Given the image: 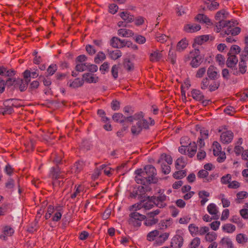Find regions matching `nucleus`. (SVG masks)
<instances>
[{
	"label": "nucleus",
	"mask_w": 248,
	"mask_h": 248,
	"mask_svg": "<svg viewBox=\"0 0 248 248\" xmlns=\"http://www.w3.org/2000/svg\"><path fill=\"white\" fill-rule=\"evenodd\" d=\"M169 235L170 233L169 232L160 233L158 230H155L147 234L146 239L150 242L155 240L156 244L160 245L168 239Z\"/></svg>",
	"instance_id": "nucleus-1"
},
{
	"label": "nucleus",
	"mask_w": 248,
	"mask_h": 248,
	"mask_svg": "<svg viewBox=\"0 0 248 248\" xmlns=\"http://www.w3.org/2000/svg\"><path fill=\"white\" fill-rule=\"evenodd\" d=\"M138 173L143 174L149 183H155L157 182V179L155 177L156 175V170L155 168L152 165H147L144 167V170L142 169L137 170Z\"/></svg>",
	"instance_id": "nucleus-2"
},
{
	"label": "nucleus",
	"mask_w": 248,
	"mask_h": 248,
	"mask_svg": "<svg viewBox=\"0 0 248 248\" xmlns=\"http://www.w3.org/2000/svg\"><path fill=\"white\" fill-rule=\"evenodd\" d=\"M227 13L224 10L218 11L216 16L215 19L218 22L216 24V31L219 32L222 28L226 26H230L231 21L225 20L224 18L226 17Z\"/></svg>",
	"instance_id": "nucleus-3"
},
{
	"label": "nucleus",
	"mask_w": 248,
	"mask_h": 248,
	"mask_svg": "<svg viewBox=\"0 0 248 248\" xmlns=\"http://www.w3.org/2000/svg\"><path fill=\"white\" fill-rule=\"evenodd\" d=\"M200 50L195 49L191 51L186 56V61H191L190 65L193 68H197L200 65L202 61L200 55Z\"/></svg>",
	"instance_id": "nucleus-4"
},
{
	"label": "nucleus",
	"mask_w": 248,
	"mask_h": 248,
	"mask_svg": "<svg viewBox=\"0 0 248 248\" xmlns=\"http://www.w3.org/2000/svg\"><path fill=\"white\" fill-rule=\"evenodd\" d=\"M129 223L134 227H139L141 221L146 218V217L138 212H133L129 214Z\"/></svg>",
	"instance_id": "nucleus-5"
},
{
	"label": "nucleus",
	"mask_w": 248,
	"mask_h": 248,
	"mask_svg": "<svg viewBox=\"0 0 248 248\" xmlns=\"http://www.w3.org/2000/svg\"><path fill=\"white\" fill-rule=\"evenodd\" d=\"M184 243V234L180 231H178L176 234L171 240L170 248H181Z\"/></svg>",
	"instance_id": "nucleus-6"
},
{
	"label": "nucleus",
	"mask_w": 248,
	"mask_h": 248,
	"mask_svg": "<svg viewBox=\"0 0 248 248\" xmlns=\"http://www.w3.org/2000/svg\"><path fill=\"white\" fill-rule=\"evenodd\" d=\"M110 45L115 48H121L125 46H129L131 45V41L125 39H120L116 37H113L110 41Z\"/></svg>",
	"instance_id": "nucleus-7"
},
{
	"label": "nucleus",
	"mask_w": 248,
	"mask_h": 248,
	"mask_svg": "<svg viewBox=\"0 0 248 248\" xmlns=\"http://www.w3.org/2000/svg\"><path fill=\"white\" fill-rule=\"evenodd\" d=\"M234 22H231L230 24V26H226L225 28H227V30L224 31H223L220 33L222 36H224L225 34H231L232 35H236L238 34L241 31V29L239 27H234Z\"/></svg>",
	"instance_id": "nucleus-8"
},
{
	"label": "nucleus",
	"mask_w": 248,
	"mask_h": 248,
	"mask_svg": "<svg viewBox=\"0 0 248 248\" xmlns=\"http://www.w3.org/2000/svg\"><path fill=\"white\" fill-rule=\"evenodd\" d=\"M49 177L51 178L52 181L60 179H63L64 176L60 171L59 167L57 166L51 168L49 173Z\"/></svg>",
	"instance_id": "nucleus-9"
},
{
	"label": "nucleus",
	"mask_w": 248,
	"mask_h": 248,
	"mask_svg": "<svg viewBox=\"0 0 248 248\" xmlns=\"http://www.w3.org/2000/svg\"><path fill=\"white\" fill-rule=\"evenodd\" d=\"M191 96L195 100L197 101H202V103L206 106L208 102V101H203V99L204 98V96L203 94L198 89H192L191 92Z\"/></svg>",
	"instance_id": "nucleus-10"
},
{
	"label": "nucleus",
	"mask_w": 248,
	"mask_h": 248,
	"mask_svg": "<svg viewBox=\"0 0 248 248\" xmlns=\"http://www.w3.org/2000/svg\"><path fill=\"white\" fill-rule=\"evenodd\" d=\"M233 138V133L231 131H226L221 133L220 139V141L224 144L230 143Z\"/></svg>",
	"instance_id": "nucleus-11"
},
{
	"label": "nucleus",
	"mask_w": 248,
	"mask_h": 248,
	"mask_svg": "<svg viewBox=\"0 0 248 248\" xmlns=\"http://www.w3.org/2000/svg\"><path fill=\"white\" fill-rule=\"evenodd\" d=\"M166 196L164 194H161L157 197H152V199L154 200V203L159 208H163L166 206V204L165 202L166 200Z\"/></svg>",
	"instance_id": "nucleus-12"
},
{
	"label": "nucleus",
	"mask_w": 248,
	"mask_h": 248,
	"mask_svg": "<svg viewBox=\"0 0 248 248\" xmlns=\"http://www.w3.org/2000/svg\"><path fill=\"white\" fill-rule=\"evenodd\" d=\"M207 210L213 216V219L217 220L219 218V211L217 205L215 203H212L209 204L207 207Z\"/></svg>",
	"instance_id": "nucleus-13"
},
{
	"label": "nucleus",
	"mask_w": 248,
	"mask_h": 248,
	"mask_svg": "<svg viewBox=\"0 0 248 248\" xmlns=\"http://www.w3.org/2000/svg\"><path fill=\"white\" fill-rule=\"evenodd\" d=\"M208 78L211 80H216L219 77L217 68L214 65H210L207 70Z\"/></svg>",
	"instance_id": "nucleus-14"
},
{
	"label": "nucleus",
	"mask_w": 248,
	"mask_h": 248,
	"mask_svg": "<svg viewBox=\"0 0 248 248\" xmlns=\"http://www.w3.org/2000/svg\"><path fill=\"white\" fill-rule=\"evenodd\" d=\"M201 27L196 23L187 24L185 25L184 30L187 32H194L200 30Z\"/></svg>",
	"instance_id": "nucleus-15"
},
{
	"label": "nucleus",
	"mask_w": 248,
	"mask_h": 248,
	"mask_svg": "<svg viewBox=\"0 0 248 248\" xmlns=\"http://www.w3.org/2000/svg\"><path fill=\"white\" fill-rule=\"evenodd\" d=\"M84 82L85 81L89 83H96L98 81V77L90 73H85L82 75Z\"/></svg>",
	"instance_id": "nucleus-16"
},
{
	"label": "nucleus",
	"mask_w": 248,
	"mask_h": 248,
	"mask_svg": "<svg viewBox=\"0 0 248 248\" xmlns=\"http://www.w3.org/2000/svg\"><path fill=\"white\" fill-rule=\"evenodd\" d=\"M84 84V79L79 78H75L73 81L69 80L67 85L72 88H77L81 87Z\"/></svg>",
	"instance_id": "nucleus-17"
},
{
	"label": "nucleus",
	"mask_w": 248,
	"mask_h": 248,
	"mask_svg": "<svg viewBox=\"0 0 248 248\" xmlns=\"http://www.w3.org/2000/svg\"><path fill=\"white\" fill-rule=\"evenodd\" d=\"M229 57L226 62L227 66L229 68H233L238 62L237 57L234 54H229Z\"/></svg>",
	"instance_id": "nucleus-18"
},
{
	"label": "nucleus",
	"mask_w": 248,
	"mask_h": 248,
	"mask_svg": "<svg viewBox=\"0 0 248 248\" xmlns=\"http://www.w3.org/2000/svg\"><path fill=\"white\" fill-rule=\"evenodd\" d=\"M195 21L201 23H205L210 25L211 23V20L206 15L202 14H198L194 18Z\"/></svg>",
	"instance_id": "nucleus-19"
},
{
	"label": "nucleus",
	"mask_w": 248,
	"mask_h": 248,
	"mask_svg": "<svg viewBox=\"0 0 248 248\" xmlns=\"http://www.w3.org/2000/svg\"><path fill=\"white\" fill-rule=\"evenodd\" d=\"M14 233V229L9 226H6L3 228V234L0 235V238L6 240L7 236H11Z\"/></svg>",
	"instance_id": "nucleus-20"
},
{
	"label": "nucleus",
	"mask_w": 248,
	"mask_h": 248,
	"mask_svg": "<svg viewBox=\"0 0 248 248\" xmlns=\"http://www.w3.org/2000/svg\"><path fill=\"white\" fill-rule=\"evenodd\" d=\"M197 145L195 142H193L191 144L187 147V155L190 157H193L197 152Z\"/></svg>",
	"instance_id": "nucleus-21"
},
{
	"label": "nucleus",
	"mask_w": 248,
	"mask_h": 248,
	"mask_svg": "<svg viewBox=\"0 0 248 248\" xmlns=\"http://www.w3.org/2000/svg\"><path fill=\"white\" fill-rule=\"evenodd\" d=\"M135 173L136 174H137V175L135 176V179L138 184H141L143 185H146L148 184H149L146 177L143 175V174L138 173L137 172V170L135 171Z\"/></svg>",
	"instance_id": "nucleus-22"
},
{
	"label": "nucleus",
	"mask_w": 248,
	"mask_h": 248,
	"mask_svg": "<svg viewBox=\"0 0 248 248\" xmlns=\"http://www.w3.org/2000/svg\"><path fill=\"white\" fill-rule=\"evenodd\" d=\"M186 165V162L183 156H181L177 158L175 162V168L178 170L184 169Z\"/></svg>",
	"instance_id": "nucleus-23"
},
{
	"label": "nucleus",
	"mask_w": 248,
	"mask_h": 248,
	"mask_svg": "<svg viewBox=\"0 0 248 248\" xmlns=\"http://www.w3.org/2000/svg\"><path fill=\"white\" fill-rule=\"evenodd\" d=\"M162 57L161 52L159 50H156L152 52L150 55V60L152 62H158Z\"/></svg>",
	"instance_id": "nucleus-24"
},
{
	"label": "nucleus",
	"mask_w": 248,
	"mask_h": 248,
	"mask_svg": "<svg viewBox=\"0 0 248 248\" xmlns=\"http://www.w3.org/2000/svg\"><path fill=\"white\" fill-rule=\"evenodd\" d=\"M28 82L27 80L17 79L16 80V84L18 87L21 92H23L27 89Z\"/></svg>",
	"instance_id": "nucleus-25"
},
{
	"label": "nucleus",
	"mask_w": 248,
	"mask_h": 248,
	"mask_svg": "<svg viewBox=\"0 0 248 248\" xmlns=\"http://www.w3.org/2000/svg\"><path fill=\"white\" fill-rule=\"evenodd\" d=\"M118 34L123 37H130L134 35V32L129 29H120L118 31Z\"/></svg>",
	"instance_id": "nucleus-26"
},
{
	"label": "nucleus",
	"mask_w": 248,
	"mask_h": 248,
	"mask_svg": "<svg viewBox=\"0 0 248 248\" xmlns=\"http://www.w3.org/2000/svg\"><path fill=\"white\" fill-rule=\"evenodd\" d=\"M187 46L188 41L186 38H184L178 43L176 50L179 52H182L187 47Z\"/></svg>",
	"instance_id": "nucleus-27"
},
{
	"label": "nucleus",
	"mask_w": 248,
	"mask_h": 248,
	"mask_svg": "<svg viewBox=\"0 0 248 248\" xmlns=\"http://www.w3.org/2000/svg\"><path fill=\"white\" fill-rule=\"evenodd\" d=\"M121 17L127 23L134 21V16L128 12H122L120 14Z\"/></svg>",
	"instance_id": "nucleus-28"
},
{
	"label": "nucleus",
	"mask_w": 248,
	"mask_h": 248,
	"mask_svg": "<svg viewBox=\"0 0 248 248\" xmlns=\"http://www.w3.org/2000/svg\"><path fill=\"white\" fill-rule=\"evenodd\" d=\"M220 243L225 248H233V245L231 239L228 237H224L220 240Z\"/></svg>",
	"instance_id": "nucleus-29"
},
{
	"label": "nucleus",
	"mask_w": 248,
	"mask_h": 248,
	"mask_svg": "<svg viewBox=\"0 0 248 248\" xmlns=\"http://www.w3.org/2000/svg\"><path fill=\"white\" fill-rule=\"evenodd\" d=\"M247 60V59L242 57L239 63V72L242 74L245 73L247 71V66L246 62Z\"/></svg>",
	"instance_id": "nucleus-30"
},
{
	"label": "nucleus",
	"mask_w": 248,
	"mask_h": 248,
	"mask_svg": "<svg viewBox=\"0 0 248 248\" xmlns=\"http://www.w3.org/2000/svg\"><path fill=\"white\" fill-rule=\"evenodd\" d=\"M108 53L109 57L114 60H116L122 56V52L118 49L115 50H108Z\"/></svg>",
	"instance_id": "nucleus-31"
},
{
	"label": "nucleus",
	"mask_w": 248,
	"mask_h": 248,
	"mask_svg": "<svg viewBox=\"0 0 248 248\" xmlns=\"http://www.w3.org/2000/svg\"><path fill=\"white\" fill-rule=\"evenodd\" d=\"M217 234L214 232H208L205 234V240L208 242L213 243L216 240Z\"/></svg>",
	"instance_id": "nucleus-32"
},
{
	"label": "nucleus",
	"mask_w": 248,
	"mask_h": 248,
	"mask_svg": "<svg viewBox=\"0 0 248 248\" xmlns=\"http://www.w3.org/2000/svg\"><path fill=\"white\" fill-rule=\"evenodd\" d=\"M112 119L117 123H123L125 122V117L120 113H115L112 116Z\"/></svg>",
	"instance_id": "nucleus-33"
},
{
	"label": "nucleus",
	"mask_w": 248,
	"mask_h": 248,
	"mask_svg": "<svg viewBox=\"0 0 248 248\" xmlns=\"http://www.w3.org/2000/svg\"><path fill=\"white\" fill-rule=\"evenodd\" d=\"M235 229V226L230 223L226 224L222 226V230L227 233H232Z\"/></svg>",
	"instance_id": "nucleus-34"
},
{
	"label": "nucleus",
	"mask_w": 248,
	"mask_h": 248,
	"mask_svg": "<svg viewBox=\"0 0 248 248\" xmlns=\"http://www.w3.org/2000/svg\"><path fill=\"white\" fill-rule=\"evenodd\" d=\"M140 122H137L136 124L133 125L131 127V131L133 135L139 134L142 130Z\"/></svg>",
	"instance_id": "nucleus-35"
},
{
	"label": "nucleus",
	"mask_w": 248,
	"mask_h": 248,
	"mask_svg": "<svg viewBox=\"0 0 248 248\" xmlns=\"http://www.w3.org/2000/svg\"><path fill=\"white\" fill-rule=\"evenodd\" d=\"M156 40L161 43H164L168 39V36L162 33H156L155 34Z\"/></svg>",
	"instance_id": "nucleus-36"
},
{
	"label": "nucleus",
	"mask_w": 248,
	"mask_h": 248,
	"mask_svg": "<svg viewBox=\"0 0 248 248\" xmlns=\"http://www.w3.org/2000/svg\"><path fill=\"white\" fill-rule=\"evenodd\" d=\"M101 170L103 171L105 174L108 176H110L112 174L114 170L112 169L110 167L106 166L105 164H103L100 166Z\"/></svg>",
	"instance_id": "nucleus-37"
},
{
	"label": "nucleus",
	"mask_w": 248,
	"mask_h": 248,
	"mask_svg": "<svg viewBox=\"0 0 248 248\" xmlns=\"http://www.w3.org/2000/svg\"><path fill=\"white\" fill-rule=\"evenodd\" d=\"M186 170H179L175 171L173 174V177L177 179H180L186 176Z\"/></svg>",
	"instance_id": "nucleus-38"
},
{
	"label": "nucleus",
	"mask_w": 248,
	"mask_h": 248,
	"mask_svg": "<svg viewBox=\"0 0 248 248\" xmlns=\"http://www.w3.org/2000/svg\"><path fill=\"white\" fill-rule=\"evenodd\" d=\"M144 224L147 226H151L156 224L158 221V219L156 217L145 218Z\"/></svg>",
	"instance_id": "nucleus-39"
},
{
	"label": "nucleus",
	"mask_w": 248,
	"mask_h": 248,
	"mask_svg": "<svg viewBox=\"0 0 248 248\" xmlns=\"http://www.w3.org/2000/svg\"><path fill=\"white\" fill-rule=\"evenodd\" d=\"M213 154L214 155H218L220 152H221V147L220 144L217 141H214L213 144Z\"/></svg>",
	"instance_id": "nucleus-40"
},
{
	"label": "nucleus",
	"mask_w": 248,
	"mask_h": 248,
	"mask_svg": "<svg viewBox=\"0 0 248 248\" xmlns=\"http://www.w3.org/2000/svg\"><path fill=\"white\" fill-rule=\"evenodd\" d=\"M248 196V193L246 191H240L237 193L236 200V202L240 203L241 202V200L244 198H247Z\"/></svg>",
	"instance_id": "nucleus-41"
},
{
	"label": "nucleus",
	"mask_w": 248,
	"mask_h": 248,
	"mask_svg": "<svg viewBox=\"0 0 248 248\" xmlns=\"http://www.w3.org/2000/svg\"><path fill=\"white\" fill-rule=\"evenodd\" d=\"M201 244V239L199 237L194 238L188 246V248H197Z\"/></svg>",
	"instance_id": "nucleus-42"
},
{
	"label": "nucleus",
	"mask_w": 248,
	"mask_h": 248,
	"mask_svg": "<svg viewBox=\"0 0 248 248\" xmlns=\"http://www.w3.org/2000/svg\"><path fill=\"white\" fill-rule=\"evenodd\" d=\"M106 59L105 54L102 51L99 52L94 58V62L96 63H99L101 62Z\"/></svg>",
	"instance_id": "nucleus-43"
},
{
	"label": "nucleus",
	"mask_w": 248,
	"mask_h": 248,
	"mask_svg": "<svg viewBox=\"0 0 248 248\" xmlns=\"http://www.w3.org/2000/svg\"><path fill=\"white\" fill-rule=\"evenodd\" d=\"M124 68L128 71L132 70L134 68L133 63L128 59L124 60Z\"/></svg>",
	"instance_id": "nucleus-44"
},
{
	"label": "nucleus",
	"mask_w": 248,
	"mask_h": 248,
	"mask_svg": "<svg viewBox=\"0 0 248 248\" xmlns=\"http://www.w3.org/2000/svg\"><path fill=\"white\" fill-rule=\"evenodd\" d=\"M210 81L209 78L206 77L203 78L201 83V88L202 90H204L207 89L209 86Z\"/></svg>",
	"instance_id": "nucleus-45"
},
{
	"label": "nucleus",
	"mask_w": 248,
	"mask_h": 248,
	"mask_svg": "<svg viewBox=\"0 0 248 248\" xmlns=\"http://www.w3.org/2000/svg\"><path fill=\"white\" fill-rule=\"evenodd\" d=\"M83 168V163L80 161H77L74 164L72 169L75 170V172L78 173Z\"/></svg>",
	"instance_id": "nucleus-46"
},
{
	"label": "nucleus",
	"mask_w": 248,
	"mask_h": 248,
	"mask_svg": "<svg viewBox=\"0 0 248 248\" xmlns=\"http://www.w3.org/2000/svg\"><path fill=\"white\" fill-rule=\"evenodd\" d=\"M211 1V3H208L207 4V7L209 10L213 11L218 8L219 4L218 2L216 0Z\"/></svg>",
	"instance_id": "nucleus-47"
},
{
	"label": "nucleus",
	"mask_w": 248,
	"mask_h": 248,
	"mask_svg": "<svg viewBox=\"0 0 248 248\" xmlns=\"http://www.w3.org/2000/svg\"><path fill=\"white\" fill-rule=\"evenodd\" d=\"M206 72H207L206 67H201L197 71L195 77L197 78H202L204 76Z\"/></svg>",
	"instance_id": "nucleus-48"
},
{
	"label": "nucleus",
	"mask_w": 248,
	"mask_h": 248,
	"mask_svg": "<svg viewBox=\"0 0 248 248\" xmlns=\"http://www.w3.org/2000/svg\"><path fill=\"white\" fill-rule=\"evenodd\" d=\"M168 60L170 62L174 64L176 62V54L175 52L171 50H170L168 54Z\"/></svg>",
	"instance_id": "nucleus-49"
},
{
	"label": "nucleus",
	"mask_w": 248,
	"mask_h": 248,
	"mask_svg": "<svg viewBox=\"0 0 248 248\" xmlns=\"http://www.w3.org/2000/svg\"><path fill=\"white\" fill-rule=\"evenodd\" d=\"M120 68L119 65L115 64L112 66L111 70V74L114 79H116L118 76V71Z\"/></svg>",
	"instance_id": "nucleus-50"
},
{
	"label": "nucleus",
	"mask_w": 248,
	"mask_h": 248,
	"mask_svg": "<svg viewBox=\"0 0 248 248\" xmlns=\"http://www.w3.org/2000/svg\"><path fill=\"white\" fill-rule=\"evenodd\" d=\"M75 188L76 190L75 192L71 195L72 199H74L79 196L80 193L83 190V187L80 185H78V186H76Z\"/></svg>",
	"instance_id": "nucleus-51"
},
{
	"label": "nucleus",
	"mask_w": 248,
	"mask_h": 248,
	"mask_svg": "<svg viewBox=\"0 0 248 248\" xmlns=\"http://www.w3.org/2000/svg\"><path fill=\"white\" fill-rule=\"evenodd\" d=\"M188 229L192 235H196L199 232V228L194 224H191L188 226Z\"/></svg>",
	"instance_id": "nucleus-52"
},
{
	"label": "nucleus",
	"mask_w": 248,
	"mask_h": 248,
	"mask_svg": "<svg viewBox=\"0 0 248 248\" xmlns=\"http://www.w3.org/2000/svg\"><path fill=\"white\" fill-rule=\"evenodd\" d=\"M209 39V36L207 35H202L195 39V42L198 44H202L204 42H206Z\"/></svg>",
	"instance_id": "nucleus-53"
},
{
	"label": "nucleus",
	"mask_w": 248,
	"mask_h": 248,
	"mask_svg": "<svg viewBox=\"0 0 248 248\" xmlns=\"http://www.w3.org/2000/svg\"><path fill=\"white\" fill-rule=\"evenodd\" d=\"M192 143L190 142L189 138L187 136H184L180 139V144L181 145L188 146Z\"/></svg>",
	"instance_id": "nucleus-54"
},
{
	"label": "nucleus",
	"mask_w": 248,
	"mask_h": 248,
	"mask_svg": "<svg viewBox=\"0 0 248 248\" xmlns=\"http://www.w3.org/2000/svg\"><path fill=\"white\" fill-rule=\"evenodd\" d=\"M154 205H155V204L154 203V200L151 198V200L144 203L142 206L145 210H149L152 208Z\"/></svg>",
	"instance_id": "nucleus-55"
},
{
	"label": "nucleus",
	"mask_w": 248,
	"mask_h": 248,
	"mask_svg": "<svg viewBox=\"0 0 248 248\" xmlns=\"http://www.w3.org/2000/svg\"><path fill=\"white\" fill-rule=\"evenodd\" d=\"M135 42L139 44H143L146 42V38L143 36L137 35L134 37Z\"/></svg>",
	"instance_id": "nucleus-56"
},
{
	"label": "nucleus",
	"mask_w": 248,
	"mask_h": 248,
	"mask_svg": "<svg viewBox=\"0 0 248 248\" xmlns=\"http://www.w3.org/2000/svg\"><path fill=\"white\" fill-rule=\"evenodd\" d=\"M241 51L240 47L237 45H233L230 48V52L228 53L229 54H238L240 53Z\"/></svg>",
	"instance_id": "nucleus-57"
},
{
	"label": "nucleus",
	"mask_w": 248,
	"mask_h": 248,
	"mask_svg": "<svg viewBox=\"0 0 248 248\" xmlns=\"http://www.w3.org/2000/svg\"><path fill=\"white\" fill-rule=\"evenodd\" d=\"M232 179V176L230 174H227L221 178V182L223 184H229Z\"/></svg>",
	"instance_id": "nucleus-58"
},
{
	"label": "nucleus",
	"mask_w": 248,
	"mask_h": 248,
	"mask_svg": "<svg viewBox=\"0 0 248 248\" xmlns=\"http://www.w3.org/2000/svg\"><path fill=\"white\" fill-rule=\"evenodd\" d=\"M75 69L77 72H81L86 70V63H77Z\"/></svg>",
	"instance_id": "nucleus-59"
},
{
	"label": "nucleus",
	"mask_w": 248,
	"mask_h": 248,
	"mask_svg": "<svg viewBox=\"0 0 248 248\" xmlns=\"http://www.w3.org/2000/svg\"><path fill=\"white\" fill-rule=\"evenodd\" d=\"M169 165L164 163H162L161 165L162 171L165 174H169L170 171V167Z\"/></svg>",
	"instance_id": "nucleus-60"
},
{
	"label": "nucleus",
	"mask_w": 248,
	"mask_h": 248,
	"mask_svg": "<svg viewBox=\"0 0 248 248\" xmlns=\"http://www.w3.org/2000/svg\"><path fill=\"white\" fill-rule=\"evenodd\" d=\"M161 159H164L168 164H171L172 163V158L170 155L165 154H162L161 155Z\"/></svg>",
	"instance_id": "nucleus-61"
},
{
	"label": "nucleus",
	"mask_w": 248,
	"mask_h": 248,
	"mask_svg": "<svg viewBox=\"0 0 248 248\" xmlns=\"http://www.w3.org/2000/svg\"><path fill=\"white\" fill-rule=\"evenodd\" d=\"M236 240L238 243L241 244L246 242L247 239L245 237V235L242 233H239L236 235Z\"/></svg>",
	"instance_id": "nucleus-62"
},
{
	"label": "nucleus",
	"mask_w": 248,
	"mask_h": 248,
	"mask_svg": "<svg viewBox=\"0 0 248 248\" xmlns=\"http://www.w3.org/2000/svg\"><path fill=\"white\" fill-rule=\"evenodd\" d=\"M86 69H88L90 72L94 73L97 71L98 67L95 64L86 63Z\"/></svg>",
	"instance_id": "nucleus-63"
},
{
	"label": "nucleus",
	"mask_w": 248,
	"mask_h": 248,
	"mask_svg": "<svg viewBox=\"0 0 248 248\" xmlns=\"http://www.w3.org/2000/svg\"><path fill=\"white\" fill-rule=\"evenodd\" d=\"M15 185V181L12 178H9L5 183V187L10 189L13 188Z\"/></svg>",
	"instance_id": "nucleus-64"
}]
</instances>
